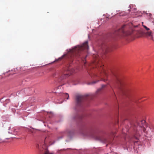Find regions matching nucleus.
I'll return each mask as SVG.
<instances>
[{"instance_id":"1","label":"nucleus","mask_w":154,"mask_h":154,"mask_svg":"<svg viewBox=\"0 0 154 154\" xmlns=\"http://www.w3.org/2000/svg\"><path fill=\"white\" fill-rule=\"evenodd\" d=\"M88 44V42L86 41L81 45H78L72 49H70L67 54L63 55L62 57L59 58L58 60H61L64 57L66 56L68 58H71V61L72 59L73 58L79 57L80 58L84 61L86 56L85 57L83 55V51L88 49L89 47Z\"/></svg>"},{"instance_id":"9","label":"nucleus","mask_w":154,"mask_h":154,"mask_svg":"<svg viewBox=\"0 0 154 154\" xmlns=\"http://www.w3.org/2000/svg\"><path fill=\"white\" fill-rule=\"evenodd\" d=\"M146 35L148 36H151L152 38L153 37H154V34L152 35L151 32H146Z\"/></svg>"},{"instance_id":"15","label":"nucleus","mask_w":154,"mask_h":154,"mask_svg":"<svg viewBox=\"0 0 154 154\" xmlns=\"http://www.w3.org/2000/svg\"><path fill=\"white\" fill-rule=\"evenodd\" d=\"M96 82L95 81H94V82H93V83H95L96 82Z\"/></svg>"},{"instance_id":"12","label":"nucleus","mask_w":154,"mask_h":154,"mask_svg":"<svg viewBox=\"0 0 154 154\" xmlns=\"http://www.w3.org/2000/svg\"><path fill=\"white\" fill-rule=\"evenodd\" d=\"M143 26L147 31H148L149 30V28H147L146 26L143 25Z\"/></svg>"},{"instance_id":"6","label":"nucleus","mask_w":154,"mask_h":154,"mask_svg":"<svg viewBox=\"0 0 154 154\" xmlns=\"http://www.w3.org/2000/svg\"><path fill=\"white\" fill-rule=\"evenodd\" d=\"M125 26H126L125 25H123L121 29H119L118 30L117 32L118 35H122V36H123L127 35V34L126 33L125 30Z\"/></svg>"},{"instance_id":"18","label":"nucleus","mask_w":154,"mask_h":154,"mask_svg":"<svg viewBox=\"0 0 154 154\" xmlns=\"http://www.w3.org/2000/svg\"><path fill=\"white\" fill-rule=\"evenodd\" d=\"M103 81H105V79H104L103 80Z\"/></svg>"},{"instance_id":"8","label":"nucleus","mask_w":154,"mask_h":154,"mask_svg":"<svg viewBox=\"0 0 154 154\" xmlns=\"http://www.w3.org/2000/svg\"><path fill=\"white\" fill-rule=\"evenodd\" d=\"M9 129L10 130L8 131V133L10 134L15 135L16 134L17 131H16V129L14 128H11V127H10Z\"/></svg>"},{"instance_id":"4","label":"nucleus","mask_w":154,"mask_h":154,"mask_svg":"<svg viewBox=\"0 0 154 154\" xmlns=\"http://www.w3.org/2000/svg\"><path fill=\"white\" fill-rule=\"evenodd\" d=\"M88 97L89 98H91L90 95L87 94L84 95H77L76 97V100L77 105L79 106H80L83 101Z\"/></svg>"},{"instance_id":"17","label":"nucleus","mask_w":154,"mask_h":154,"mask_svg":"<svg viewBox=\"0 0 154 154\" xmlns=\"http://www.w3.org/2000/svg\"><path fill=\"white\" fill-rule=\"evenodd\" d=\"M151 15V14H149V16H150V15Z\"/></svg>"},{"instance_id":"14","label":"nucleus","mask_w":154,"mask_h":154,"mask_svg":"<svg viewBox=\"0 0 154 154\" xmlns=\"http://www.w3.org/2000/svg\"><path fill=\"white\" fill-rule=\"evenodd\" d=\"M138 26V25H137V26H134V27H137Z\"/></svg>"},{"instance_id":"2","label":"nucleus","mask_w":154,"mask_h":154,"mask_svg":"<svg viewBox=\"0 0 154 154\" xmlns=\"http://www.w3.org/2000/svg\"><path fill=\"white\" fill-rule=\"evenodd\" d=\"M99 60L98 57L96 58L94 64L96 66V68L99 71V74H95V76L98 77L101 76L105 78L107 76V74L106 71L103 69L102 66L103 65H102L101 63L98 62Z\"/></svg>"},{"instance_id":"13","label":"nucleus","mask_w":154,"mask_h":154,"mask_svg":"<svg viewBox=\"0 0 154 154\" xmlns=\"http://www.w3.org/2000/svg\"><path fill=\"white\" fill-rule=\"evenodd\" d=\"M105 87V85H103L102 86V88L98 90V91H101L103 88Z\"/></svg>"},{"instance_id":"19","label":"nucleus","mask_w":154,"mask_h":154,"mask_svg":"<svg viewBox=\"0 0 154 154\" xmlns=\"http://www.w3.org/2000/svg\"><path fill=\"white\" fill-rule=\"evenodd\" d=\"M106 18H109L108 17H107Z\"/></svg>"},{"instance_id":"10","label":"nucleus","mask_w":154,"mask_h":154,"mask_svg":"<svg viewBox=\"0 0 154 154\" xmlns=\"http://www.w3.org/2000/svg\"><path fill=\"white\" fill-rule=\"evenodd\" d=\"M64 96L66 97L67 99H68L69 98V95L68 93H66L64 94Z\"/></svg>"},{"instance_id":"16","label":"nucleus","mask_w":154,"mask_h":154,"mask_svg":"<svg viewBox=\"0 0 154 154\" xmlns=\"http://www.w3.org/2000/svg\"><path fill=\"white\" fill-rule=\"evenodd\" d=\"M76 117H79L77 115V116H76Z\"/></svg>"},{"instance_id":"5","label":"nucleus","mask_w":154,"mask_h":154,"mask_svg":"<svg viewBox=\"0 0 154 154\" xmlns=\"http://www.w3.org/2000/svg\"><path fill=\"white\" fill-rule=\"evenodd\" d=\"M72 71H70V69L65 70L61 76V80H63L68 77L72 74Z\"/></svg>"},{"instance_id":"11","label":"nucleus","mask_w":154,"mask_h":154,"mask_svg":"<svg viewBox=\"0 0 154 154\" xmlns=\"http://www.w3.org/2000/svg\"><path fill=\"white\" fill-rule=\"evenodd\" d=\"M45 154H53L52 153H50L48 150H46L45 151Z\"/></svg>"},{"instance_id":"7","label":"nucleus","mask_w":154,"mask_h":154,"mask_svg":"<svg viewBox=\"0 0 154 154\" xmlns=\"http://www.w3.org/2000/svg\"><path fill=\"white\" fill-rule=\"evenodd\" d=\"M116 82L118 86L121 85L122 84V78L119 76H116Z\"/></svg>"},{"instance_id":"3","label":"nucleus","mask_w":154,"mask_h":154,"mask_svg":"<svg viewBox=\"0 0 154 154\" xmlns=\"http://www.w3.org/2000/svg\"><path fill=\"white\" fill-rule=\"evenodd\" d=\"M137 126L136 127V125H135L136 130V135L137 136H140V132H141L142 130L144 133L146 132V129L145 128L146 126L145 120H142L139 122L137 123Z\"/></svg>"}]
</instances>
